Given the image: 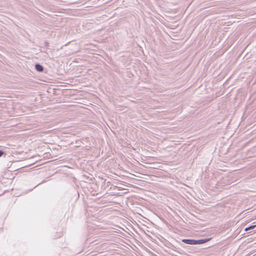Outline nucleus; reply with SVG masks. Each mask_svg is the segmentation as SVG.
Here are the masks:
<instances>
[{
	"label": "nucleus",
	"instance_id": "obj_1",
	"mask_svg": "<svg viewBox=\"0 0 256 256\" xmlns=\"http://www.w3.org/2000/svg\"><path fill=\"white\" fill-rule=\"evenodd\" d=\"M182 242L186 244L195 245V240L192 239H184Z\"/></svg>",
	"mask_w": 256,
	"mask_h": 256
},
{
	"label": "nucleus",
	"instance_id": "obj_2",
	"mask_svg": "<svg viewBox=\"0 0 256 256\" xmlns=\"http://www.w3.org/2000/svg\"><path fill=\"white\" fill-rule=\"evenodd\" d=\"M210 238H205V239H201L198 240H195V244H204L208 241H209Z\"/></svg>",
	"mask_w": 256,
	"mask_h": 256
},
{
	"label": "nucleus",
	"instance_id": "obj_3",
	"mask_svg": "<svg viewBox=\"0 0 256 256\" xmlns=\"http://www.w3.org/2000/svg\"><path fill=\"white\" fill-rule=\"evenodd\" d=\"M35 68L36 70L39 72H42L44 70L43 66L38 64L35 65Z\"/></svg>",
	"mask_w": 256,
	"mask_h": 256
},
{
	"label": "nucleus",
	"instance_id": "obj_4",
	"mask_svg": "<svg viewBox=\"0 0 256 256\" xmlns=\"http://www.w3.org/2000/svg\"><path fill=\"white\" fill-rule=\"evenodd\" d=\"M256 228V225H252L248 227L245 228L244 231L248 232L249 230H254Z\"/></svg>",
	"mask_w": 256,
	"mask_h": 256
},
{
	"label": "nucleus",
	"instance_id": "obj_5",
	"mask_svg": "<svg viewBox=\"0 0 256 256\" xmlns=\"http://www.w3.org/2000/svg\"><path fill=\"white\" fill-rule=\"evenodd\" d=\"M4 154V152L0 150V157Z\"/></svg>",
	"mask_w": 256,
	"mask_h": 256
}]
</instances>
